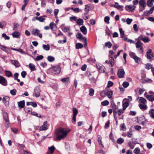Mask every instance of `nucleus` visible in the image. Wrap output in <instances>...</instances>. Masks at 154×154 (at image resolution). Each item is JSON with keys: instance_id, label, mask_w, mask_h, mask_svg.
<instances>
[{"instance_id": "obj_24", "label": "nucleus", "mask_w": 154, "mask_h": 154, "mask_svg": "<svg viewBox=\"0 0 154 154\" xmlns=\"http://www.w3.org/2000/svg\"><path fill=\"white\" fill-rule=\"evenodd\" d=\"M36 20H37L39 21L40 22H43L44 20H45V19L44 18H43V17H35Z\"/></svg>"}, {"instance_id": "obj_59", "label": "nucleus", "mask_w": 154, "mask_h": 154, "mask_svg": "<svg viewBox=\"0 0 154 154\" xmlns=\"http://www.w3.org/2000/svg\"><path fill=\"white\" fill-rule=\"evenodd\" d=\"M41 2V6L42 7H44L46 5L45 2V0H40Z\"/></svg>"}, {"instance_id": "obj_53", "label": "nucleus", "mask_w": 154, "mask_h": 154, "mask_svg": "<svg viewBox=\"0 0 154 154\" xmlns=\"http://www.w3.org/2000/svg\"><path fill=\"white\" fill-rule=\"evenodd\" d=\"M17 93V91L15 89H13L11 90L10 93L12 95H15Z\"/></svg>"}, {"instance_id": "obj_20", "label": "nucleus", "mask_w": 154, "mask_h": 154, "mask_svg": "<svg viewBox=\"0 0 154 154\" xmlns=\"http://www.w3.org/2000/svg\"><path fill=\"white\" fill-rule=\"evenodd\" d=\"M18 107L20 108H23L25 105V101L24 100L21 101L20 102H18Z\"/></svg>"}, {"instance_id": "obj_16", "label": "nucleus", "mask_w": 154, "mask_h": 154, "mask_svg": "<svg viewBox=\"0 0 154 154\" xmlns=\"http://www.w3.org/2000/svg\"><path fill=\"white\" fill-rule=\"evenodd\" d=\"M105 94L107 95L108 97L109 98H111L112 96L113 95V91L111 90H108L106 92H105Z\"/></svg>"}, {"instance_id": "obj_49", "label": "nucleus", "mask_w": 154, "mask_h": 154, "mask_svg": "<svg viewBox=\"0 0 154 154\" xmlns=\"http://www.w3.org/2000/svg\"><path fill=\"white\" fill-rule=\"evenodd\" d=\"M77 18V17L75 16L71 17H70V20L72 22L75 21L76 20Z\"/></svg>"}, {"instance_id": "obj_45", "label": "nucleus", "mask_w": 154, "mask_h": 154, "mask_svg": "<svg viewBox=\"0 0 154 154\" xmlns=\"http://www.w3.org/2000/svg\"><path fill=\"white\" fill-rule=\"evenodd\" d=\"M13 50L17 51L22 54H25V53L21 49H11Z\"/></svg>"}, {"instance_id": "obj_25", "label": "nucleus", "mask_w": 154, "mask_h": 154, "mask_svg": "<svg viewBox=\"0 0 154 154\" xmlns=\"http://www.w3.org/2000/svg\"><path fill=\"white\" fill-rule=\"evenodd\" d=\"M119 31L120 32L121 38H124L125 37H126L125 35L124 31L121 28L119 29Z\"/></svg>"}, {"instance_id": "obj_62", "label": "nucleus", "mask_w": 154, "mask_h": 154, "mask_svg": "<svg viewBox=\"0 0 154 154\" xmlns=\"http://www.w3.org/2000/svg\"><path fill=\"white\" fill-rule=\"evenodd\" d=\"M134 59L135 62L137 63H138L141 60V59L140 58L137 56H136Z\"/></svg>"}, {"instance_id": "obj_33", "label": "nucleus", "mask_w": 154, "mask_h": 154, "mask_svg": "<svg viewBox=\"0 0 154 154\" xmlns=\"http://www.w3.org/2000/svg\"><path fill=\"white\" fill-rule=\"evenodd\" d=\"M111 106L112 110L116 109H117V106L114 102L113 101H112L111 102Z\"/></svg>"}, {"instance_id": "obj_55", "label": "nucleus", "mask_w": 154, "mask_h": 154, "mask_svg": "<svg viewBox=\"0 0 154 154\" xmlns=\"http://www.w3.org/2000/svg\"><path fill=\"white\" fill-rule=\"evenodd\" d=\"M19 26V25L18 23H14V24L13 30H17V27Z\"/></svg>"}, {"instance_id": "obj_56", "label": "nucleus", "mask_w": 154, "mask_h": 154, "mask_svg": "<svg viewBox=\"0 0 154 154\" xmlns=\"http://www.w3.org/2000/svg\"><path fill=\"white\" fill-rule=\"evenodd\" d=\"M122 85L125 88H127L129 85V83L128 82H124L123 84Z\"/></svg>"}, {"instance_id": "obj_36", "label": "nucleus", "mask_w": 154, "mask_h": 154, "mask_svg": "<svg viewBox=\"0 0 154 154\" xmlns=\"http://www.w3.org/2000/svg\"><path fill=\"white\" fill-rule=\"evenodd\" d=\"M48 60L50 62H52L54 60V58L52 56H48L47 58Z\"/></svg>"}, {"instance_id": "obj_54", "label": "nucleus", "mask_w": 154, "mask_h": 154, "mask_svg": "<svg viewBox=\"0 0 154 154\" xmlns=\"http://www.w3.org/2000/svg\"><path fill=\"white\" fill-rule=\"evenodd\" d=\"M109 17L108 16H106L104 18V20L106 23H107V24H109Z\"/></svg>"}, {"instance_id": "obj_52", "label": "nucleus", "mask_w": 154, "mask_h": 154, "mask_svg": "<svg viewBox=\"0 0 154 154\" xmlns=\"http://www.w3.org/2000/svg\"><path fill=\"white\" fill-rule=\"evenodd\" d=\"M32 115L36 116L39 118H41V116L40 114H38L37 113L35 112H32Z\"/></svg>"}, {"instance_id": "obj_38", "label": "nucleus", "mask_w": 154, "mask_h": 154, "mask_svg": "<svg viewBox=\"0 0 154 154\" xmlns=\"http://www.w3.org/2000/svg\"><path fill=\"white\" fill-rule=\"evenodd\" d=\"M94 90L92 88H91L89 90V95L91 96H93L94 93Z\"/></svg>"}, {"instance_id": "obj_51", "label": "nucleus", "mask_w": 154, "mask_h": 154, "mask_svg": "<svg viewBox=\"0 0 154 154\" xmlns=\"http://www.w3.org/2000/svg\"><path fill=\"white\" fill-rule=\"evenodd\" d=\"M146 68L148 70L149 69H150L152 68V65L147 63V64H146Z\"/></svg>"}, {"instance_id": "obj_9", "label": "nucleus", "mask_w": 154, "mask_h": 154, "mask_svg": "<svg viewBox=\"0 0 154 154\" xmlns=\"http://www.w3.org/2000/svg\"><path fill=\"white\" fill-rule=\"evenodd\" d=\"M125 72L123 69H119L117 72V75L119 78H122L124 77Z\"/></svg>"}, {"instance_id": "obj_7", "label": "nucleus", "mask_w": 154, "mask_h": 154, "mask_svg": "<svg viewBox=\"0 0 154 154\" xmlns=\"http://www.w3.org/2000/svg\"><path fill=\"white\" fill-rule=\"evenodd\" d=\"M136 8V7L134 5H127L125 6V9L129 12H133Z\"/></svg>"}, {"instance_id": "obj_48", "label": "nucleus", "mask_w": 154, "mask_h": 154, "mask_svg": "<svg viewBox=\"0 0 154 154\" xmlns=\"http://www.w3.org/2000/svg\"><path fill=\"white\" fill-rule=\"evenodd\" d=\"M44 57L42 55H40L36 57L35 59V61H38L40 60H42L43 58Z\"/></svg>"}, {"instance_id": "obj_32", "label": "nucleus", "mask_w": 154, "mask_h": 154, "mask_svg": "<svg viewBox=\"0 0 154 154\" xmlns=\"http://www.w3.org/2000/svg\"><path fill=\"white\" fill-rule=\"evenodd\" d=\"M5 75L8 77H11L12 74L11 72L10 71L6 70L5 71Z\"/></svg>"}, {"instance_id": "obj_35", "label": "nucleus", "mask_w": 154, "mask_h": 154, "mask_svg": "<svg viewBox=\"0 0 154 154\" xmlns=\"http://www.w3.org/2000/svg\"><path fill=\"white\" fill-rule=\"evenodd\" d=\"M61 81L63 83L68 82L69 81V77H66L65 78H62L61 79Z\"/></svg>"}, {"instance_id": "obj_29", "label": "nucleus", "mask_w": 154, "mask_h": 154, "mask_svg": "<svg viewBox=\"0 0 154 154\" xmlns=\"http://www.w3.org/2000/svg\"><path fill=\"white\" fill-rule=\"evenodd\" d=\"M149 113L150 114V117L153 119H154V109H151L149 112Z\"/></svg>"}, {"instance_id": "obj_26", "label": "nucleus", "mask_w": 154, "mask_h": 154, "mask_svg": "<svg viewBox=\"0 0 154 154\" xmlns=\"http://www.w3.org/2000/svg\"><path fill=\"white\" fill-rule=\"evenodd\" d=\"M139 38L140 39H141V40H142V41L145 42H148L149 41V40L148 38V37H146V38H142V36L140 35L139 37Z\"/></svg>"}, {"instance_id": "obj_15", "label": "nucleus", "mask_w": 154, "mask_h": 154, "mask_svg": "<svg viewBox=\"0 0 154 154\" xmlns=\"http://www.w3.org/2000/svg\"><path fill=\"white\" fill-rule=\"evenodd\" d=\"M114 7L118 9H120L121 11L123 10V6L122 5H119V3L116 2L115 3V4L114 5Z\"/></svg>"}, {"instance_id": "obj_50", "label": "nucleus", "mask_w": 154, "mask_h": 154, "mask_svg": "<svg viewBox=\"0 0 154 154\" xmlns=\"http://www.w3.org/2000/svg\"><path fill=\"white\" fill-rule=\"evenodd\" d=\"M124 110L123 109H119L117 111L118 114L119 116H120L124 112Z\"/></svg>"}, {"instance_id": "obj_23", "label": "nucleus", "mask_w": 154, "mask_h": 154, "mask_svg": "<svg viewBox=\"0 0 154 154\" xmlns=\"http://www.w3.org/2000/svg\"><path fill=\"white\" fill-rule=\"evenodd\" d=\"M12 63L16 67L20 66L19 63L17 60H12Z\"/></svg>"}, {"instance_id": "obj_11", "label": "nucleus", "mask_w": 154, "mask_h": 154, "mask_svg": "<svg viewBox=\"0 0 154 154\" xmlns=\"http://www.w3.org/2000/svg\"><path fill=\"white\" fill-rule=\"evenodd\" d=\"M96 66L99 71L100 72H105V67L104 66H100L99 64H96Z\"/></svg>"}, {"instance_id": "obj_5", "label": "nucleus", "mask_w": 154, "mask_h": 154, "mask_svg": "<svg viewBox=\"0 0 154 154\" xmlns=\"http://www.w3.org/2000/svg\"><path fill=\"white\" fill-rule=\"evenodd\" d=\"M146 55H147V59H149V61L150 62H151L152 60V58L154 57V54L152 52V50L151 49H149L148 50L147 52L146 53Z\"/></svg>"}, {"instance_id": "obj_8", "label": "nucleus", "mask_w": 154, "mask_h": 154, "mask_svg": "<svg viewBox=\"0 0 154 154\" xmlns=\"http://www.w3.org/2000/svg\"><path fill=\"white\" fill-rule=\"evenodd\" d=\"M51 69L52 73L54 74H58L60 72V68L58 66H53Z\"/></svg>"}, {"instance_id": "obj_12", "label": "nucleus", "mask_w": 154, "mask_h": 154, "mask_svg": "<svg viewBox=\"0 0 154 154\" xmlns=\"http://www.w3.org/2000/svg\"><path fill=\"white\" fill-rule=\"evenodd\" d=\"M9 97H8L5 96L3 98L2 101L5 106H8L9 104Z\"/></svg>"}, {"instance_id": "obj_58", "label": "nucleus", "mask_w": 154, "mask_h": 154, "mask_svg": "<svg viewBox=\"0 0 154 154\" xmlns=\"http://www.w3.org/2000/svg\"><path fill=\"white\" fill-rule=\"evenodd\" d=\"M54 25H55V24L53 22H51L49 25L50 28L52 30L53 29L54 26Z\"/></svg>"}, {"instance_id": "obj_64", "label": "nucleus", "mask_w": 154, "mask_h": 154, "mask_svg": "<svg viewBox=\"0 0 154 154\" xmlns=\"http://www.w3.org/2000/svg\"><path fill=\"white\" fill-rule=\"evenodd\" d=\"M70 30V27H65L62 29V31L64 32H67Z\"/></svg>"}, {"instance_id": "obj_41", "label": "nucleus", "mask_w": 154, "mask_h": 154, "mask_svg": "<svg viewBox=\"0 0 154 154\" xmlns=\"http://www.w3.org/2000/svg\"><path fill=\"white\" fill-rule=\"evenodd\" d=\"M142 43L140 41H138L136 44V46L137 48L141 47Z\"/></svg>"}, {"instance_id": "obj_44", "label": "nucleus", "mask_w": 154, "mask_h": 154, "mask_svg": "<svg viewBox=\"0 0 154 154\" xmlns=\"http://www.w3.org/2000/svg\"><path fill=\"white\" fill-rule=\"evenodd\" d=\"M140 150L139 148H136L134 150V152L135 154H141L140 153Z\"/></svg>"}, {"instance_id": "obj_10", "label": "nucleus", "mask_w": 154, "mask_h": 154, "mask_svg": "<svg viewBox=\"0 0 154 154\" xmlns=\"http://www.w3.org/2000/svg\"><path fill=\"white\" fill-rule=\"evenodd\" d=\"M0 83L4 86L7 85V82L5 79L0 75Z\"/></svg>"}, {"instance_id": "obj_2", "label": "nucleus", "mask_w": 154, "mask_h": 154, "mask_svg": "<svg viewBox=\"0 0 154 154\" xmlns=\"http://www.w3.org/2000/svg\"><path fill=\"white\" fill-rule=\"evenodd\" d=\"M3 118L6 123V126L8 128L10 126V123L9 121L7 113L5 112L3 113Z\"/></svg>"}, {"instance_id": "obj_60", "label": "nucleus", "mask_w": 154, "mask_h": 154, "mask_svg": "<svg viewBox=\"0 0 154 154\" xmlns=\"http://www.w3.org/2000/svg\"><path fill=\"white\" fill-rule=\"evenodd\" d=\"M113 85V83L112 82L110 81H109L108 83L107 87L108 88H109L112 86Z\"/></svg>"}, {"instance_id": "obj_40", "label": "nucleus", "mask_w": 154, "mask_h": 154, "mask_svg": "<svg viewBox=\"0 0 154 154\" xmlns=\"http://www.w3.org/2000/svg\"><path fill=\"white\" fill-rule=\"evenodd\" d=\"M109 103V102L108 100H106L102 102L101 104L103 106H106L108 105Z\"/></svg>"}, {"instance_id": "obj_3", "label": "nucleus", "mask_w": 154, "mask_h": 154, "mask_svg": "<svg viewBox=\"0 0 154 154\" xmlns=\"http://www.w3.org/2000/svg\"><path fill=\"white\" fill-rule=\"evenodd\" d=\"M76 37L80 39L81 40H83L84 43V47L86 48L87 46L86 38L83 37L81 33H78L76 35Z\"/></svg>"}, {"instance_id": "obj_28", "label": "nucleus", "mask_w": 154, "mask_h": 154, "mask_svg": "<svg viewBox=\"0 0 154 154\" xmlns=\"http://www.w3.org/2000/svg\"><path fill=\"white\" fill-rule=\"evenodd\" d=\"M139 106L140 108L142 110H145L147 108V106L146 105L140 104H139Z\"/></svg>"}, {"instance_id": "obj_63", "label": "nucleus", "mask_w": 154, "mask_h": 154, "mask_svg": "<svg viewBox=\"0 0 154 154\" xmlns=\"http://www.w3.org/2000/svg\"><path fill=\"white\" fill-rule=\"evenodd\" d=\"M132 20H133L132 19H129V18H128L126 19V22L127 24L129 25L131 23Z\"/></svg>"}, {"instance_id": "obj_4", "label": "nucleus", "mask_w": 154, "mask_h": 154, "mask_svg": "<svg viewBox=\"0 0 154 154\" xmlns=\"http://www.w3.org/2000/svg\"><path fill=\"white\" fill-rule=\"evenodd\" d=\"M73 111V117L72 119V122L73 123L75 124L76 122V117L78 113V112L77 109L75 108H73L72 109Z\"/></svg>"}, {"instance_id": "obj_30", "label": "nucleus", "mask_w": 154, "mask_h": 154, "mask_svg": "<svg viewBox=\"0 0 154 154\" xmlns=\"http://www.w3.org/2000/svg\"><path fill=\"white\" fill-rule=\"evenodd\" d=\"M124 142L123 138L120 137L118 138L117 140V143L119 144H121Z\"/></svg>"}, {"instance_id": "obj_39", "label": "nucleus", "mask_w": 154, "mask_h": 154, "mask_svg": "<svg viewBox=\"0 0 154 154\" xmlns=\"http://www.w3.org/2000/svg\"><path fill=\"white\" fill-rule=\"evenodd\" d=\"M152 1L151 0H148L147 2V6L149 7H151L153 5Z\"/></svg>"}, {"instance_id": "obj_42", "label": "nucleus", "mask_w": 154, "mask_h": 154, "mask_svg": "<svg viewBox=\"0 0 154 154\" xmlns=\"http://www.w3.org/2000/svg\"><path fill=\"white\" fill-rule=\"evenodd\" d=\"M129 103L128 102H126L123 104V109L124 110L128 106Z\"/></svg>"}, {"instance_id": "obj_6", "label": "nucleus", "mask_w": 154, "mask_h": 154, "mask_svg": "<svg viewBox=\"0 0 154 154\" xmlns=\"http://www.w3.org/2000/svg\"><path fill=\"white\" fill-rule=\"evenodd\" d=\"M40 31L37 29H33L32 30V34L35 36H38L40 38H42V34L40 33Z\"/></svg>"}, {"instance_id": "obj_47", "label": "nucleus", "mask_w": 154, "mask_h": 154, "mask_svg": "<svg viewBox=\"0 0 154 154\" xmlns=\"http://www.w3.org/2000/svg\"><path fill=\"white\" fill-rule=\"evenodd\" d=\"M2 36L4 38L5 40H8L10 39V37L7 36L5 33H3L2 34Z\"/></svg>"}, {"instance_id": "obj_34", "label": "nucleus", "mask_w": 154, "mask_h": 154, "mask_svg": "<svg viewBox=\"0 0 154 154\" xmlns=\"http://www.w3.org/2000/svg\"><path fill=\"white\" fill-rule=\"evenodd\" d=\"M29 67L32 71H33L35 70V66L32 63H29Z\"/></svg>"}, {"instance_id": "obj_19", "label": "nucleus", "mask_w": 154, "mask_h": 154, "mask_svg": "<svg viewBox=\"0 0 154 154\" xmlns=\"http://www.w3.org/2000/svg\"><path fill=\"white\" fill-rule=\"evenodd\" d=\"M91 5V4H88L85 5V11L86 14H88L89 13V11L91 10L90 8Z\"/></svg>"}, {"instance_id": "obj_43", "label": "nucleus", "mask_w": 154, "mask_h": 154, "mask_svg": "<svg viewBox=\"0 0 154 154\" xmlns=\"http://www.w3.org/2000/svg\"><path fill=\"white\" fill-rule=\"evenodd\" d=\"M48 149L50 150V152L51 154H53L55 150V147L54 146H52L48 148Z\"/></svg>"}, {"instance_id": "obj_22", "label": "nucleus", "mask_w": 154, "mask_h": 154, "mask_svg": "<svg viewBox=\"0 0 154 154\" xmlns=\"http://www.w3.org/2000/svg\"><path fill=\"white\" fill-rule=\"evenodd\" d=\"M138 99H139V100L140 103H142L143 104H145L146 102V99L143 97H139L138 98Z\"/></svg>"}, {"instance_id": "obj_27", "label": "nucleus", "mask_w": 154, "mask_h": 154, "mask_svg": "<svg viewBox=\"0 0 154 154\" xmlns=\"http://www.w3.org/2000/svg\"><path fill=\"white\" fill-rule=\"evenodd\" d=\"M147 99L151 102L154 101V95H149L147 97Z\"/></svg>"}, {"instance_id": "obj_57", "label": "nucleus", "mask_w": 154, "mask_h": 154, "mask_svg": "<svg viewBox=\"0 0 154 154\" xmlns=\"http://www.w3.org/2000/svg\"><path fill=\"white\" fill-rule=\"evenodd\" d=\"M120 127L122 130L124 131L126 129V128L124 123L122 124Z\"/></svg>"}, {"instance_id": "obj_17", "label": "nucleus", "mask_w": 154, "mask_h": 154, "mask_svg": "<svg viewBox=\"0 0 154 154\" xmlns=\"http://www.w3.org/2000/svg\"><path fill=\"white\" fill-rule=\"evenodd\" d=\"M140 6H141L143 8H145L146 4L145 0H140L139 1Z\"/></svg>"}, {"instance_id": "obj_31", "label": "nucleus", "mask_w": 154, "mask_h": 154, "mask_svg": "<svg viewBox=\"0 0 154 154\" xmlns=\"http://www.w3.org/2000/svg\"><path fill=\"white\" fill-rule=\"evenodd\" d=\"M12 35L13 37L17 38L20 36V34L18 32L15 31L12 33Z\"/></svg>"}, {"instance_id": "obj_18", "label": "nucleus", "mask_w": 154, "mask_h": 154, "mask_svg": "<svg viewBox=\"0 0 154 154\" xmlns=\"http://www.w3.org/2000/svg\"><path fill=\"white\" fill-rule=\"evenodd\" d=\"M80 31L84 35H86L87 33V29L85 26H82L80 28Z\"/></svg>"}, {"instance_id": "obj_61", "label": "nucleus", "mask_w": 154, "mask_h": 154, "mask_svg": "<svg viewBox=\"0 0 154 154\" xmlns=\"http://www.w3.org/2000/svg\"><path fill=\"white\" fill-rule=\"evenodd\" d=\"M74 10V11L75 13H78L80 11H82V9H80L78 8H76Z\"/></svg>"}, {"instance_id": "obj_21", "label": "nucleus", "mask_w": 154, "mask_h": 154, "mask_svg": "<svg viewBox=\"0 0 154 154\" xmlns=\"http://www.w3.org/2000/svg\"><path fill=\"white\" fill-rule=\"evenodd\" d=\"M76 23L78 25L80 26L83 25L84 21L83 19L79 18V19L77 20Z\"/></svg>"}, {"instance_id": "obj_46", "label": "nucleus", "mask_w": 154, "mask_h": 154, "mask_svg": "<svg viewBox=\"0 0 154 154\" xmlns=\"http://www.w3.org/2000/svg\"><path fill=\"white\" fill-rule=\"evenodd\" d=\"M83 47V45L80 43H78L76 44V48H82Z\"/></svg>"}, {"instance_id": "obj_13", "label": "nucleus", "mask_w": 154, "mask_h": 154, "mask_svg": "<svg viewBox=\"0 0 154 154\" xmlns=\"http://www.w3.org/2000/svg\"><path fill=\"white\" fill-rule=\"evenodd\" d=\"M47 129V122L45 121L44 122L43 125L40 128L39 130L40 131L45 130Z\"/></svg>"}, {"instance_id": "obj_37", "label": "nucleus", "mask_w": 154, "mask_h": 154, "mask_svg": "<svg viewBox=\"0 0 154 154\" xmlns=\"http://www.w3.org/2000/svg\"><path fill=\"white\" fill-rule=\"evenodd\" d=\"M112 46V45L111 42H106L105 44V47H107L109 48H111Z\"/></svg>"}, {"instance_id": "obj_1", "label": "nucleus", "mask_w": 154, "mask_h": 154, "mask_svg": "<svg viewBox=\"0 0 154 154\" xmlns=\"http://www.w3.org/2000/svg\"><path fill=\"white\" fill-rule=\"evenodd\" d=\"M55 131L57 136V139L59 140L65 138L68 133L66 129L61 128L57 129Z\"/></svg>"}, {"instance_id": "obj_14", "label": "nucleus", "mask_w": 154, "mask_h": 154, "mask_svg": "<svg viewBox=\"0 0 154 154\" xmlns=\"http://www.w3.org/2000/svg\"><path fill=\"white\" fill-rule=\"evenodd\" d=\"M34 92L35 94V96L36 97H38L40 96V90L38 87H36L35 88Z\"/></svg>"}]
</instances>
